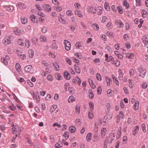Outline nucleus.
<instances>
[{"instance_id": "obj_1", "label": "nucleus", "mask_w": 148, "mask_h": 148, "mask_svg": "<svg viewBox=\"0 0 148 148\" xmlns=\"http://www.w3.org/2000/svg\"><path fill=\"white\" fill-rule=\"evenodd\" d=\"M64 44L65 49L67 51L70 50L71 47L70 43L68 40H65L64 41Z\"/></svg>"}, {"instance_id": "obj_2", "label": "nucleus", "mask_w": 148, "mask_h": 148, "mask_svg": "<svg viewBox=\"0 0 148 148\" xmlns=\"http://www.w3.org/2000/svg\"><path fill=\"white\" fill-rule=\"evenodd\" d=\"M114 139V136L113 134H111L109 135V136L106 137L105 140H106L107 143H111L112 141Z\"/></svg>"}, {"instance_id": "obj_3", "label": "nucleus", "mask_w": 148, "mask_h": 148, "mask_svg": "<svg viewBox=\"0 0 148 148\" xmlns=\"http://www.w3.org/2000/svg\"><path fill=\"white\" fill-rule=\"evenodd\" d=\"M11 40L10 38H4L3 40V42L5 45H7L10 43Z\"/></svg>"}, {"instance_id": "obj_4", "label": "nucleus", "mask_w": 148, "mask_h": 148, "mask_svg": "<svg viewBox=\"0 0 148 148\" xmlns=\"http://www.w3.org/2000/svg\"><path fill=\"white\" fill-rule=\"evenodd\" d=\"M142 39L145 46L147 48H148V38L147 37H145V36H144L142 37Z\"/></svg>"}, {"instance_id": "obj_5", "label": "nucleus", "mask_w": 148, "mask_h": 148, "mask_svg": "<svg viewBox=\"0 0 148 148\" xmlns=\"http://www.w3.org/2000/svg\"><path fill=\"white\" fill-rule=\"evenodd\" d=\"M42 9L48 12L50 11L51 10V8L50 6L48 5L44 4L42 5Z\"/></svg>"}, {"instance_id": "obj_6", "label": "nucleus", "mask_w": 148, "mask_h": 148, "mask_svg": "<svg viewBox=\"0 0 148 148\" xmlns=\"http://www.w3.org/2000/svg\"><path fill=\"white\" fill-rule=\"evenodd\" d=\"M14 33L17 35H20L23 32V30L22 29L20 30L19 29L17 28H15L14 30Z\"/></svg>"}, {"instance_id": "obj_7", "label": "nucleus", "mask_w": 148, "mask_h": 148, "mask_svg": "<svg viewBox=\"0 0 148 148\" xmlns=\"http://www.w3.org/2000/svg\"><path fill=\"white\" fill-rule=\"evenodd\" d=\"M115 23L118 26L119 25V28H122L124 27V24L120 20H117L115 21Z\"/></svg>"}, {"instance_id": "obj_8", "label": "nucleus", "mask_w": 148, "mask_h": 148, "mask_svg": "<svg viewBox=\"0 0 148 148\" xmlns=\"http://www.w3.org/2000/svg\"><path fill=\"white\" fill-rule=\"evenodd\" d=\"M139 71L140 72L139 76L143 78L146 73V70H144L142 69H139Z\"/></svg>"}, {"instance_id": "obj_9", "label": "nucleus", "mask_w": 148, "mask_h": 148, "mask_svg": "<svg viewBox=\"0 0 148 148\" xmlns=\"http://www.w3.org/2000/svg\"><path fill=\"white\" fill-rule=\"evenodd\" d=\"M72 82L74 84H75L77 83L79 85H80L81 84V81L79 77H77V79H73Z\"/></svg>"}, {"instance_id": "obj_10", "label": "nucleus", "mask_w": 148, "mask_h": 148, "mask_svg": "<svg viewBox=\"0 0 148 148\" xmlns=\"http://www.w3.org/2000/svg\"><path fill=\"white\" fill-rule=\"evenodd\" d=\"M3 7L9 12L12 11L14 9L13 6L11 5H3Z\"/></svg>"}, {"instance_id": "obj_11", "label": "nucleus", "mask_w": 148, "mask_h": 148, "mask_svg": "<svg viewBox=\"0 0 148 148\" xmlns=\"http://www.w3.org/2000/svg\"><path fill=\"white\" fill-rule=\"evenodd\" d=\"M88 11L90 12H91L93 13H95L97 11V9L92 6L89 7L87 9Z\"/></svg>"}, {"instance_id": "obj_12", "label": "nucleus", "mask_w": 148, "mask_h": 148, "mask_svg": "<svg viewBox=\"0 0 148 148\" xmlns=\"http://www.w3.org/2000/svg\"><path fill=\"white\" fill-rule=\"evenodd\" d=\"M64 76L66 80H69L70 79V74L67 72H64Z\"/></svg>"}, {"instance_id": "obj_13", "label": "nucleus", "mask_w": 148, "mask_h": 148, "mask_svg": "<svg viewBox=\"0 0 148 148\" xmlns=\"http://www.w3.org/2000/svg\"><path fill=\"white\" fill-rule=\"evenodd\" d=\"M32 66L31 65H28L25 66L24 68L25 71L27 72H30L32 68Z\"/></svg>"}, {"instance_id": "obj_14", "label": "nucleus", "mask_w": 148, "mask_h": 148, "mask_svg": "<svg viewBox=\"0 0 148 148\" xmlns=\"http://www.w3.org/2000/svg\"><path fill=\"white\" fill-rule=\"evenodd\" d=\"M69 130L71 133H74L76 131V129L75 126H72L69 127Z\"/></svg>"}, {"instance_id": "obj_15", "label": "nucleus", "mask_w": 148, "mask_h": 148, "mask_svg": "<svg viewBox=\"0 0 148 148\" xmlns=\"http://www.w3.org/2000/svg\"><path fill=\"white\" fill-rule=\"evenodd\" d=\"M30 18L32 21L34 23H36L37 22V20L36 18V16L34 14H32L30 16Z\"/></svg>"}, {"instance_id": "obj_16", "label": "nucleus", "mask_w": 148, "mask_h": 148, "mask_svg": "<svg viewBox=\"0 0 148 148\" xmlns=\"http://www.w3.org/2000/svg\"><path fill=\"white\" fill-rule=\"evenodd\" d=\"M106 131V128H103V129H102L101 130V136L102 138L104 137L105 136Z\"/></svg>"}, {"instance_id": "obj_17", "label": "nucleus", "mask_w": 148, "mask_h": 148, "mask_svg": "<svg viewBox=\"0 0 148 148\" xmlns=\"http://www.w3.org/2000/svg\"><path fill=\"white\" fill-rule=\"evenodd\" d=\"M94 141L95 142H97V141L99 140L100 138V137L98 134H96L94 136Z\"/></svg>"}, {"instance_id": "obj_18", "label": "nucleus", "mask_w": 148, "mask_h": 148, "mask_svg": "<svg viewBox=\"0 0 148 148\" xmlns=\"http://www.w3.org/2000/svg\"><path fill=\"white\" fill-rule=\"evenodd\" d=\"M106 81L107 86H109L112 84V81L110 78L108 77H106Z\"/></svg>"}, {"instance_id": "obj_19", "label": "nucleus", "mask_w": 148, "mask_h": 148, "mask_svg": "<svg viewBox=\"0 0 148 148\" xmlns=\"http://www.w3.org/2000/svg\"><path fill=\"white\" fill-rule=\"evenodd\" d=\"M29 57L30 58L33 57L34 54V51L32 49H30L28 51Z\"/></svg>"}, {"instance_id": "obj_20", "label": "nucleus", "mask_w": 148, "mask_h": 148, "mask_svg": "<svg viewBox=\"0 0 148 148\" xmlns=\"http://www.w3.org/2000/svg\"><path fill=\"white\" fill-rule=\"evenodd\" d=\"M15 68L16 70L19 73L21 71V66L20 64L17 63L16 64Z\"/></svg>"}, {"instance_id": "obj_21", "label": "nucleus", "mask_w": 148, "mask_h": 148, "mask_svg": "<svg viewBox=\"0 0 148 148\" xmlns=\"http://www.w3.org/2000/svg\"><path fill=\"white\" fill-rule=\"evenodd\" d=\"M17 4L19 7L23 9H25L27 8V6L25 4L21 2H19L17 3Z\"/></svg>"}, {"instance_id": "obj_22", "label": "nucleus", "mask_w": 148, "mask_h": 148, "mask_svg": "<svg viewBox=\"0 0 148 148\" xmlns=\"http://www.w3.org/2000/svg\"><path fill=\"white\" fill-rule=\"evenodd\" d=\"M40 40L42 42H46L47 40V38L46 36H41L40 37Z\"/></svg>"}, {"instance_id": "obj_23", "label": "nucleus", "mask_w": 148, "mask_h": 148, "mask_svg": "<svg viewBox=\"0 0 148 148\" xmlns=\"http://www.w3.org/2000/svg\"><path fill=\"white\" fill-rule=\"evenodd\" d=\"M139 129V127L138 126H136L134 129V131L133 132V134L134 136H135L137 133Z\"/></svg>"}, {"instance_id": "obj_24", "label": "nucleus", "mask_w": 148, "mask_h": 148, "mask_svg": "<svg viewBox=\"0 0 148 148\" xmlns=\"http://www.w3.org/2000/svg\"><path fill=\"white\" fill-rule=\"evenodd\" d=\"M75 101V98L73 96H70L68 99V101L69 103Z\"/></svg>"}, {"instance_id": "obj_25", "label": "nucleus", "mask_w": 148, "mask_h": 148, "mask_svg": "<svg viewBox=\"0 0 148 148\" xmlns=\"http://www.w3.org/2000/svg\"><path fill=\"white\" fill-rule=\"evenodd\" d=\"M89 107L90 108V111L92 112V111L94 109V104L92 102H89Z\"/></svg>"}, {"instance_id": "obj_26", "label": "nucleus", "mask_w": 148, "mask_h": 148, "mask_svg": "<svg viewBox=\"0 0 148 148\" xmlns=\"http://www.w3.org/2000/svg\"><path fill=\"white\" fill-rule=\"evenodd\" d=\"M138 105L139 101H136L135 103L134 107V110H136L138 109Z\"/></svg>"}, {"instance_id": "obj_27", "label": "nucleus", "mask_w": 148, "mask_h": 148, "mask_svg": "<svg viewBox=\"0 0 148 148\" xmlns=\"http://www.w3.org/2000/svg\"><path fill=\"white\" fill-rule=\"evenodd\" d=\"M21 21L22 23L23 24H25L27 22V18L24 17H23V18H21Z\"/></svg>"}, {"instance_id": "obj_28", "label": "nucleus", "mask_w": 148, "mask_h": 148, "mask_svg": "<svg viewBox=\"0 0 148 148\" xmlns=\"http://www.w3.org/2000/svg\"><path fill=\"white\" fill-rule=\"evenodd\" d=\"M104 7L106 10L107 11H109L110 9V8L109 5L107 2H105V3Z\"/></svg>"}, {"instance_id": "obj_29", "label": "nucleus", "mask_w": 148, "mask_h": 148, "mask_svg": "<svg viewBox=\"0 0 148 148\" xmlns=\"http://www.w3.org/2000/svg\"><path fill=\"white\" fill-rule=\"evenodd\" d=\"M74 67L75 69L76 72L78 74L80 73V70L79 67L77 66L76 64L74 65Z\"/></svg>"}, {"instance_id": "obj_30", "label": "nucleus", "mask_w": 148, "mask_h": 148, "mask_svg": "<svg viewBox=\"0 0 148 148\" xmlns=\"http://www.w3.org/2000/svg\"><path fill=\"white\" fill-rule=\"evenodd\" d=\"M141 13L142 14V16L143 17L145 18L146 17L147 13L146 11L145 10H143Z\"/></svg>"}, {"instance_id": "obj_31", "label": "nucleus", "mask_w": 148, "mask_h": 148, "mask_svg": "<svg viewBox=\"0 0 148 148\" xmlns=\"http://www.w3.org/2000/svg\"><path fill=\"white\" fill-rule=\"evenodd\" d=\"M92 27L95 30H98L99 29V26L97 24H93Z\"/></svg>"}, {"instance_id": "obj_32", "label": "nucleus", "mask_w": 148, "mask_h": 148, "mask_svg": "<svg viewBox=\"0 0 148 148\" xmlns=\"http://www.w3.org/2000/svg\"><path fill=\"white\" fill-rule=\"evenodd\" d=\"M98 10H99V11L98 12V14L99 15H101L102 13V8L101 7H98V9H97V11H98Z\"/></svg>"}, {"instance_id": "obj_33", "label": "nucleus", "mask_w": 148, "mask_h": 148, "mask_svg": "<svg viewBox=\"0 0 148 148\" xmlns=\"http://www.w3.org/2000/svg\"><path fill=\"white\" fill-rule=\"evenodd\" d=\"M91 134L90 133H88L86 136V139L87 141L89 142L91 140Z\"/></svg>"}, {"instance_id": "obj_34", "label": "nucleus", "mask_w": 148, "mask_h": 148, "mask_svg": "<svg viewBox=\"0 0 148 148\" xmlns=\"http://www.w3.org/2000/svg\"><path fill=\"white\" fill-rule=\"evenodd\" d=\"M112 78L113 79L114 81V82L116 83V84L117 85H119V82L117 80L116 78L114 76L112 75Z\"/></svg>"}, {"instance_id": "obj_35", "label": "nucleus", "mask_w": 148, "mask_h": 148, "mask_svg": "<svg viewBox=\"0 0 148 148\" xmlns=\"http://www.w3.org/2000/svg\"><path fill=\"white\" fill-rule=\"evenodd\" d=\"M53 65L56 71H59V66L57 63H55L53 64Z\"/></svg>"}, {"instance_id": "obj_36", "label": "nucleus", "mask_w": 148, "mask_h": 148, "mask_svg": "<svg viewBox=\"0 0 148 148\" xmlns=\"http://www.w3.org/2000/svg\"><path fill=\"white\" fill-rule=\"evenodd\" d=\"M135 73L134 70L132 69H130L129 70V73L131 76H133Z\"/></svg>"}, {"instance_id": "obj_37", "label": "nucleus", "mask_w": 148, "mask_h": 148, "mask_svg": "<svg viewBox=\"0 0 148 148\" xmlns=\"http://www.w3.org/2000/svg\"><path fill=\"white\" fill-rule=\"evenodd\" d=\"M75 124L77 126H79L81 125V121L79 119H77L75 121Z\"/></svg>"}, {"instance_id": "obj_38", "label": "nucleus", "mask_w": 148, "mask_h": 148, "mask_svg": "<svg viewBox=\"0 0 148 148\" xmlns=\"http://www.w3.org/2000/svg\"><path fill=\"white\" fill-rule=\"evenodd\" d=\"M90 111H89L88 113V116L89 118L90 119H92L93 117V114Z\"/></svg>"}, {"instance_id": "obj_39", "label": "nucleus", "mask_w": 148, "mask_h": 148, "mask_svg": "<svg viewBox=\"0 0 148 148\" xmlns=\"http://www.w3.org/2000/svg\"><path fill=\"white\" fill-rule=\"evenodd\" d=\"M17 56L18 57L22 60L24 59L26 57V56L25 54H18Z\"/></svg>"}, {"instance_id": "obj_40", "label": "nucleus", "mask_w": 148, "mask_h": 148, "mask_svg": "<svg viewBox=\"0 0 148 148\" xmlns=\"http://www.w3.org/2000/svg\"><path fill=\"white\" fill-rule=\"evenodd\" d=\"M96 79L98 80L101 81L102 79L101 77V75L98 73H97L96 75Z\"/></svg>"}, {"instance_id": "obj_41", "label": "nucleus", "mask_w": 148, "mask_h": 148, "mask_svg": "<svg viewBox=\"0 0 148 148\" xmlns=\"http://www.w3.org/2000/svg\"><path fill=\"white\" fill-rule=\"evenodd\" d=\"M63 136L65 138H67L66 139H68L69 138V133L67 131L65 132Z\"/></svg>"}, {"instance_id": "obj_42", "label": "nucleus", "mask_w": 148, "mask_h": 148, "mask_svg": "<svg viewBox=\"0 0 148 148\" xmlns=\"http://www.w3.org/2000/svg\"><path fill=\"white\" fill-rule=\"evenodd\" d=\"M134 55L133 53H128L126 56V57L129 58H132L134 57Z\"/></svg>"}, {"instance_id": "obj_43", "label": "nucleus", "mask_w": 148, "mask_h": 148, "mask_svg": "<svg viewBox=\"0 0 148 148\" xmlns=\"http://www.w3.org/2000/svg\"><path fill=\"white\" fill-rule=\"evenodd\" d=\"M76 14L78 16L80 17H82V16L81 12L78 10H76L75 12Z\"/></svg>"}, {"instance_id": "obj_44", "label": "nucleus", "mask_w": 148, "mask_h": 148, "mask_svg": "<svg viewBox=\"0 0 148 148\" xmlns=\"http://www.w3.org/2000/svg\"><path fill=\"white\" fill-rule=\"evenodd\" d=\"M30 45V43L29 41L27 40H26L25 41V46L27 47L28 48Z\"/></svg>"}, {"instance_id": "obj_45", "label": "nucleus", "mask_w": 148, "mask_h": 148, "mask_svg": "<svg viewBox=\"0 0 148 148\" xmlns=\"http://www.w3.org/2000/svg\"><path fill=\"white\" fill-rule=\"evenodd\" d=\"M54 8L58 11H60L62 10V8L61 7L58 6H54Z\"/></svg>"}, {"instance_id": "obj_46", "label": "nucleus", "mask_w": 148, "mask_h": 148, "mask_svg": "<svg viewBox=\"0 0 148 148\" xmlns=\"http://www.w3.org/2000/svg\"><path fill=\"white\" fill-rule=\"evenodd\" d=\"M141 127L143 132L145 133L146 132V130H145L146 126L144 124H142L141 125Z\"/></svg>"}, {"instance_id": "obj_47", "label": "nucleus", "mask_w": 148, "mask_h": 148, "mask_svg": "<svg viewBox=\"0 0 148 148\" xmlns=\"http://www.w3.org/2000/svg\"><path fill=\"white\" fill-rule=\"evenodd\" d=\"M17 44L18 45L23 46L24 44L22 42V40L21 39H19L17 41Z\"/></svg>"}, {"instance_id": "obj_48", "label": "nucleus", "mask_w": 148, "mask_h": 148, "mask_svg": "<svg viewBox=\"0 0 148 148\" xmlns=\"http://www.w3.org/2000/svg\"><path fill=\"white\" fill-rule=\"evenodd\" d=\"M56 78L58 80H60L61 77V75L59 74H56L55 75Z\"/></svg>"}, {"instance_id": "obj_49", "label": "nucleus", "mask_w": 148, "mask_h": 148, "mask_svg": "<svg viewBox=\"0 0 148 148\" xmlns=\"http://www.w3.org/2000/svg\"><path fill=\"white\" fill-rule=\"evenodd\" d=\"M102 91V89L101 88V86H99V87L97 88V92L98 94L99 95H100L101 94V92Z\"/></svg>"}, {"instance_id": "obj_50", "label": "nucleus", "mask_w": 148, "mask_h": 148, "mask_svg": "<svg viewBox=\"0 0 148 148\" xmlns=\"http://www.w3.org/2000/svg\"><path fill=\"white\" fill-rule=\"evenodd\" d=\"M52 48L54 49H57L58 47L55 42L53 43L52 45Z\"/></svg>"}, {"instance_id": "obj_51", "label": "nucleus", "mask_w": 148, "mask_h": 148, "mask_svg": "<svg viewBox=\"0 0 148 148\" xmlns=\"http://www.w3.org/2000/svg\"><path fill=\"white\" fill-rule=\"evenodd\" d=\"M106 34L107 36L110 37H111L113 35V33L110 31L107 32L106 33Z\"/></svg>"}, {"instance_id": "obj_52", "label": "nucleus", "mask_w": 148, "mask_h": 148, "mask_svg": "<svg viewBox=\"0 0 148 148\" xmlns=\"http://www.w3.org/2000/svg\"><path fill=\"white\" fill-rule=\"evenodd\" d=\"M75 55L78 58L81 59L82 58V57L80 53H75Z\"/></svg>"}, {"instance_id": "obj_53", "label": "nucleus", "mask_w": 148, "mask_h": 148, "mask_svg": "<svg viewBox=\"0 0 148 148\" xmlns=\"http://www.w3.org/2000/svg\"><path fill=\"white\" fill-rule=\"evenodd\" d=\"M111 90L110 89H109L108 90L107 93L108 96L111 97L112 96V93L111 92Z\"/></svg>"}, {"instance_id": "obj_54", "label": "nucleus", "mask_w": 148, "mask_h": 148, "mask_svg": "<svg viewBox=\"0 0 148 148\" xmlns=\"http://www.w3.org/2000/svg\"><path fill=\"white\" fill-rule=\"evenodd\" d=\"M136 6H139L141 4V0H136Z\"/></svg>"}, {"instance_id": "obj_55", "label": "nucleus", "mask_w": 148, "mask_h": 148, "mask_svg": "<svg viewBox=\"0 0 148 148\" xmlns=\"http://www.w3.org/2000/svg\"><path fill=\"white\" fill-rule=\"evenodd\" d=\"M57 106L56 105H53L51 108V110L52 112H53L57 108Z\"/></svg>"}, {"instance_id": "obj_56", "label": "nucleus", "mask_w": 148, "mask_h": 148, "mask_svg": "<svg viewBox=\"0 0 148 148\" xmlns=\"http://www.w3.org/2000/svg\"><path fill=\"white\" fill-rule=\"evenodd\" d=\"M120 62L118 60H116L115 62L114 65L118 67L120 65Z\"/></svg>"}, {"instance_id": "obj_57", "label": "nucleus", "mask_w": 148, "mask_h": 148, "mask_svg": "<svg viewBox=\"0 0 148 148\" xmlns=\"http://www.w3.org/2000/svg\"><path fill=\"white\" fill-rule=\"evenodd\" d=\"M48 80L50 81H52L53 79V77L50 75H49L47 76Z\"/></svg>"}, {"instance_id": "obj_58", "label": "nucleus", "mask_w": 148, "mask_h": 148, "mask_svg": "<svg viewBox=\"0 0 148 148\" xmlns=\"http://www.w3.org/2000/svg\"><path fill=\"white\" fill-rule=\"evenodd\" d=\"M66 14L68 16H71L73 14L72 12L70 10H69L66 11Z\"/></svg>"}, {"instance_id": "obj_59", "label": "nucleus", "mask_w": 148, "mask_h": 148, "mask_svg": "<svg viewBox=\"0 0 148 148\" xmlns=\"http://www.w3.org/2000/svg\"><path fill=\"white\" fill-rule=\"evenodd\" d=\"M47 30V27L44 26L43 27L42 29V33H45Z\"/></svg>"}, {"instance_id": "obj_60", "label": "nucleus", "mask_w": 148, "mask_h": 148, "mask_svg": "<svg viewBox=\"0 0 148 148\" xmlns=\"http://www.w3.org/2000/svg\"><path fill=\"white\" fill-rule=\"evenodd\" d=\"M38 93L37 92H36L35 94H34V95H32V96L34 100H35L36 99L38 95Z\"/></svg>"}, {"instance_id": "obj_61", "label": "nucleus", "mask_w": 148, "mask_h": 148, "mask_svg": "<svg viewBox=\"0 0 148 148\" xmlns=\"http://www.w3.org/2000/svg\"><path fill=\"white\" fill-rule=\"evenodd\" d=\"M131 79H129V87L131 88H132V87H133V85L132 82H131Z\"/></svg>"}, {"instance_id": "obj_62", "label": "nucleus", "mask_w": 148, "mask_h": 148, "mask_svg": "<svg viewBox=\"0 0 148 148\" xmlns=\"http://www.w3.org/2000/svg\"><path fill=\"white\" fill-rule=\"evenodd\" d=\"M27 82L31 87H32L34 86V84L33 83L31 82L30 80H27Z\"/></svg>"}, {"instance_id": "obj_63", "label": "nucleus", "mask_w": 148, "mask_h": 148, "mask_svg": "<svg viewBox=\"0 0 148 148\" xmlns=\"http://www.w3.org/2000/svg\"><path fill=\"white\" fill-rule=\"evenodd\" d=\"M75 111L76 112L79 113L80 112V107L79 106H76L75 107Z\"/></svg>"}, {"instance_id": "obj_64", "label": "nucleus", "mask_w": 148, "mask_h": 148, "mask_svg": "<svg viewBox=\"0 0 148 148\" xmlns=\"http://www.w3.org/2000/svg\"><path fill=\"white\" fill-rule=\"evenodd\" d=\"M3 63L5 65H7L8 64V61L7 60L5 59V58H3L1 59Z\"/></svg>"}]
</instances>
